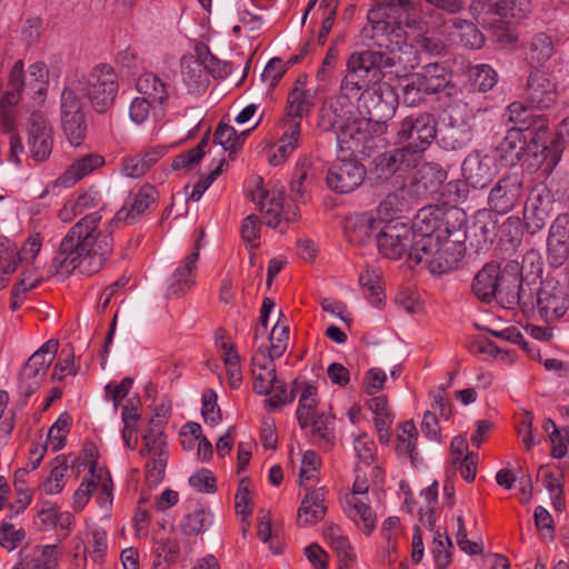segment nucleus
Masks as SVG:
<instances>
[{
  "mask_svg": "<svg viewBox=\"0 0 569 569\" xmlns=\"http://www.w3.org/2000/svg\"><path fill=\"white\" fill-rule=\"evenodd\" d=\"M118 91V74L107 63L94 66L87 74L76 72L67 77L60 97V118L62 130L72 146H80L87 136L81 97L89 100L96 112L104 113L112 108Z\"/></svg>",
  "mask_w": 569,
  "mask_h": 569,
  "instance_id": "nucleus-1",
  "label": "nucleus"
},
{
  "mask_svg": "<svg viewBox=\"0 0 569 569\" xmlns=\"http://www.w3.org/2000/svg\"><path fill=\"white\" fill-rule=\"evenodd\" d=\"M102 216L93 211L74 223L62 238L53 266L59 273H71L77 267L88 274L97 273L113 252L111 230L98 231Z\"/></svg>",
  "mask_w": 569,
  "mask_h": 569,
  "instance_id": "nucleus-2",
  "label": "nucleus"
},
{
  "mask_svg": "<svg viewBox=\"0 0 569 569\" xmlns=\"http://www.w3.org/2000/svg\"><path fill=\"white\" fill-rule=\"evenodd\" d=\"M385 64V54L380 51L363 50L349 56L346 63V73L340 83V99H351L358 102L359 107L371 106L391 89L386 83L370 84L369 76H376L381 66Z\"/></svg>",
  "mask_w": 569,
  "mask_h": 569,
  "instance_id": "nucleus-3",
  "label": "nucleus"
},
{
  "mask_svg": "<svg viewBox=\"0 0 569 569\" xmlns=\"http://www.w3.org/2000/svg\"><path fill=\"white\" fill-rule=\"evenodd\" d=\"M541 271V258L535 250L523 256L521 266L516 261L508 262L502 270L499 268L497 297L509 308L533 306V286H538Z\"/></svg>",
  "mask_w": 569,
  "mask_h": 569,
  "instance_id": "nucleus-4",
  "label": "nucleus"
},
{
  "mask_svg": "<svg viewBox=\"0 0 569 569\" xmlns=\"http://www.w3.org/2000/svg\"><path fill=\"white\" fill-rule=\"evenodd\" d=\"M463 211L458 208L445 209L439 206H426L418 210L415 216L412 226L413 249L419 251H428L433 249L441 237L447 236L445 230L451 229L455 224H461L460 219Z\"/></svg>",
  "mask_w": 569,
  "mask_h": 569,
  "instance_id": "nucleus-5",
  "label": "nucleus"
},
{
  "mask_svg": "<svg viewBox=\"0 0 569 569\" xmlns=\"http://www.w3.org/2000/svg\"><path fill=\"white\" fill-rule=\"evenodd\" d=\"M445 233L447 236L441 237L433 249L410 252L416 266L426 267L432 274L447 273L458 267L466 252V230L461 224H455Z\"/></svg>",
  "mask_w": 569,
  "mask_h": 569,
  "instance_id": "nucleus-6",
  "label": "nucleus"
},
{
  "mask_svg": "<svg viewBox=\"0 0 569 569\" xmlns=\"http://www.w3.org/2000/svg\"><path fill=\"white\" fill-rule=\"evenodd\" d=\"M437 133V120L430 112L411 113L400 121L397 129L398 140L419 160L432 144Z\"/></svg>",
  "mask_w": 569,
  "mask_h": 569,
  "instance_id": "nucleus-7",
  "label": "nucleus"
},
{
  "mask_svg": "<svg viewBox=\"0 0 569 569\" xmlns=\"http://www.w3.org/2000/svg\"><path fill=\"white\" fill-rule=\"evenodd\" d=\"M58 347V340L50 339L27 360L19 376L18 389L22 397L29 398L39 389L54 360Z\"/></svg>",
  "mask_w": 569,
  "mask_h": 569,
  "instance_id": "nucleus-8",
  "label": "nucleus"
},
{
  "mask_svg": "<svg viewBox=\"0 0 569 569\" xmlns=\"http://www.w3.org/2000/svg\"><path fill=\"white\" fill-rule=\"evenodd\" d=\"M410 227L400 221H388L383 223L377 236V247L379 252L388 259L399 260L407 257L411 267L415 259L410 257L413 251V240Z\"/></svg>",
  "mask_w": 569,
  "mask_h": 569,
  "instance_id": "nucleus-9",
  "label": "nucleus"
},
{
  "mask_svg": "<svg viewBox=\"0 0 569 569\" xmlns=\"http://www.w3.org/2000/svg\"><path fill=\"white\" fill-rule=\"evenodd\" d=\"M532 137L527 144L535 157H541V161L550 169L555 168L561 159L563 144L559 137L551 131L549 119L543 114L537 117L528 130Z\"/></svg>",
  "mask_w": 569,
  "mask_h": 569,
  "instance_id": "nucleus-10",
  "label": "nucleus"
},
{
  "mask_svg": "<svg viewBox=\"0 0 569 569\" xmlns=\"http://www.w3.org/2000/svg\"><path fill=\"white\" fill-rule=\"evenodd\" d=\"M523 196L522 178L518 173H506L491 188L488 209L497 214H507L521 203Z\"/></svg>",
  "mask_w": 569,
  "mask_h": 569,
  "instance_id": "nucleus-11",
  "label": "nucleus"
},
{
  "mask_svg": "<svg viewBox=\"0 0 569 569\" xmlns=\"http://www.w3.org/2000/svg\"><path fill=\"white\" fill-rule=\"evenodd\" d=\"M159 199V192L150 183L142 184L138 190L131 191L124 200L123 206L109 221V228L123 222L124 224L137 223L142 216L153 210Z\"/></svg>",
  "mask_w": 569,
  "mask_h": 569,
  "instance_id": "nucleus-12",
  "label": "nucleus"
},
{
  "mask_svg": "<svg viewBox=\"0 0 569 569\" xmlns=\"http://www.w3.org/2000/svg\"><path fill=\"white\" fill-rule=\"evenodd\" d=\"M449 83L448 72L443 64L433 62L411 74L409 82L403 88L405 100L413 104L420 98L416 94H433L445 89Z\"/></svg>",
  "mask_w": 569,
  "mask_h": 569,
  "instance_id": "nucleus-13",
  "label": "nucleus"
},
{
  "mask_svg": "<svg viewBox=\"0 0 569 569\" xmlns=\"http://www.w3.org/2000/svg\"><path fill=\"white\" fill-rule=\"evenodd\" d=\"M366 168L357 159H338L328 169L326 183L337 193H349L361 186Z\"/></svg>",
  "mask_w": 569,
  "mask_h": 569,
  "instance_id": "nucleus-14",
  "label": "nucleus"
},
{
  "mask_svg": "<svg viewBox=\"0 0 569 569\" xmlns=\"http://www.w3.org/2000/svg\"><path fill=\"white\" fill-rule=\"evenodd\" d=\"M378 18L396 19L406 30H422L423 21L410 0H376L368 20L376 22Z\"/></svg>",
  "mask_w": 569,
  "mask_h": 569,
  "instance_id": "nucleus-15",
  "label": "nucleus"
},
{
  "mask_svg": "<svg viewBox=\"0 0 569 569\" xmlns=\"http://www.w3.org/2000/svg\"><path fill=\"white\" fill-rule=\"evenodd\" d=\"M27 144L31 158L42 162L49 158L53 147L52 127L41 111H33L28 120Z\"/></svg>",
  "mask_w": 569,
  "mask_h": 569,
  "instance_id": "nucleus-16",
  "label": "nucleus"
},
{
  "mask_svg": "<svg viewBox=\"0 0 569 569\" xmlns=\"http://www.w3.org/2000/svg\"><path fill=\"white\" fill-rule=\"evenodd\" d=\"M539 288L533 286V306L538 315L546 322H553L561 318L568 310L566 293L561 288L551 286L549 282L541 286L538 281Z\"/></svg>",
  "mask_w": 569,
  "mask_h": 569,
  "instance_id": "nucleus-17",
  "label": "nucleus"
},
{
  "mask_svg": "<svg viewBox=\"0 0 569 569\" xmlns=\"http://www.w3.org/2000/svg\"><path fill=\"white\" fill-rule=\"evenodd\" d=\"M420 160L406 147L379 153L372 160V170L379 179H389L396 173H406L416 168Z\"/></svg>",
  "mask_w": 569,
  "mask_h": 569,
  "instance_id": "nucleus-18",
  "label": "nucleus"
},
{
  "mask_svg": "<svg viewBox=\"0 0 569 569\" xmlns=\"http://www.w3.org/2000/svg\"><path fill=\"white\" fill-rule=\"evenodd\" d=\"M398 99L392 89H387V93H385L383 98L380 99L379 103L377 101L371 102L368 107H359L358 109L363 111L368 117H366V122L368 127L366 128L367 140L381 137L388 130L387 121L393 117L397 108Z\"/></svg>",
  "mask_w": 569,
  "mask_h": 569,
  "instance_id": "nucleus-19",
  "label": "nucleus"
},
{
  "mask_svg": "<svg viewBox=\"0 0 569 569\" xmlns=\"http://www.w3.org/2000/svg\"><path fill=\"white\" fill-rule=\"evenodd\" d=\"M199 241L200 239L197 240L193 250L179 262V264L168 279V297H180L190 291L194 287L198 270V260L200 257Z\"/></svg>",
  "mask_w": 569,
  "mask_h": 569,
  "instance_id": "nucleus-20",
  "label": "nucleus"
},
{
  "mask_svg": "<svg viewBox=\"0 0 569 569\" xmlns=\"http://www.w3.org/2000/svg\"><path fill=\"white\" fill-rule=\"evenodd\" d=\"M259 208L264 220L269 227L277 228L281 221L290 223L296 221L300 213L298 206L283 207V196L279 190H264L259 198Z\"/></svg>",
  "mask_w": 569,
  "mask_h": 569,
  "instance_id": "nucleus-21",
  "label": "nucleus"
},
{
  "mask_svg": "<svg viewBox=\"0 0 569 569\" xmlns=\"http://www.w3.org/2000/svg\"><path fill=\"white\" fill-rule=\"evenodd\" d=\"M548 261L560 267L569 261V214H559L550 226L547 239Z\"/></svg>",
  "mask_w": 569,
  "mask_h": 569,
  "instance_id": "nucleus-22",
  "label": "nucleus"
},
{
  "mask_svg": "<svg viewBox=\"0 0 569 569\" xmlns=\"http://www.w3.org/2000/svg\"><path fill=\"white\" fill-rule=\"evenodd\" d=\"M551 200L548 194L532 190L526 199L522 220L523 228L529 234L541 231L550 218Z\"/></svg>",
  "mask_w": 569,
  "mask_h": 569,
  "instance_id": "nucleus-23",
  "label": "nucleus"
},
{
  "mask_svg": "<svg viewBox=\"0 0 569 569\" xmlns=\"http://www.w3.org/2000/svg\"><path fill=\"white\" fill-rule=\"evenodd\" d=\"M382 226V220L369 213H356L347 218L345 234L353 244L366 246L372 241L377 243V236Z\"/></svg>",
  "mask_w": 569,
  "mask_h": 569,
  "instance_id": "nucleus-24",
  "label": "nucleus"
},
{
  "mask_svg": "<svg viewBox=\"0 0 569 569\" xmlns=\"http://www.w3.org/2000/svg\"><path fill=\"white\" fill-rule=\"evenodd\" d=\"M527 97L535 108H551L558 99L555 81L549 74L539 70L530 73L527 82Z\"/></svg>",
  "mask_w": 569,
  "mask_h": 569,
  "instance_id": "nucleus-25",
  "label": "nucleus"
},
{
  "mask_svg": "<svg viewBox=\"0 0 569 569\" xmlns=\"http://www.w3.org/2000/svg\"><path fill=\"white\" fill-rule=\"evenodd\" d=\"M345 513L366 533L370 535L377 525L376 512L370 507L369 496L345 493L341 499Z\"/></svg>",
  "mask_w": 569,
  "mask_h": 569,
  "instance_id": "nucleus-26",
  "label": "nucleus"
},
{
  "mask_svg": "<svg viewBox=\"0 0 569 569\" xmlns=\"http://www.w3.org/2000/svg\"><path fill=\"white\" fill-rule=\"evenodd\" d=\"M274 359L259 349L251 359L253 391L260 396L269 395L278 383Z\"/></svg>",
  "mask_w": 569,
  "mask_h": 569,
  "instance_id": "nucleus-27",
  "label": "nucleus"
},
{
  "mask_svg": "<svg viewBox=\"0 0 569 569\" xmlns=\"http://www.w3.org/2000/svg\"><path fill=\"white\" fill-rule=\"evenodd\" d=\"M328 491L321 487L307 490L298 509V523L302 527L313 526L320 522L327 513Z\"/></svg>",
  "mask_w": 569,
  "mask_h": 569,
  "instance_id": "nucleus-28",
  "label": "nucleus"
},
{
  "mask_svg": "<svg viewBox=\"0 0 569 569\" xmlns=\"http://www.w3.org/2000/svg\"><path fill=\"white\" fill-rule=\"evenodd\" d=\"M462 173L473 189L486 188L493 177L489 157L479 151L469 153L462 162Z\"/></svg>",
  "mask_w": 569,
  "mask_h": 569,
  "instance_id": "nucleus-29",
  "label": "nucleus"
},
{
  "mask_svg": "<svg viewBox=\"0 0 569 569\" xmlns=\"http://www.w3.org/2000/svg\"><path fill=\"white\" fill-rule=\"evenodd\" d=\"M366 117L357 118L352 114L338 130H336L337 143L341 150H358L368 142L366 136Z\"/></svg>",
  "mask_w": 569,
  "mask_h": 569,
  "instance_id": "nucleus-30",
  "label": "nucleus"
},
{
  "mask_svg": "<svg viewBox=\"0 0 569 569\" xmlns=\"http://www.w3.org/2000/svg\"><path fill=\"white\" fill-rule=\"evenodd\" d=\"M353 100H341L339 93L335 100L321 108L319 126L323 130L336 131L353 114Z\"/></svg>",
  "mask_w": 569,
  "mask_h": 569,
  "instance_id": "nucleus-31",
  "label": "nucleus"
},
{
  "mask_svg": "<svg viewBox=\"0 0 569 569\" xmlns=\"http://www.w3.org/2000/svg\"><path fill=\"white\" fill-rule=\"evenodd\" d=\"M281 128L283 130L277 153L270 160L272 164L278 166L284 161L301 143V122L297 119L282 118Z\"/></svg>",
  "mask_w": 569,
  "mask_h": 569,
  "instance_id": "nucleus-32",
  "label": "nucleus"
},
{
  "mask_svg": "<svg viewBox=\"0 0 569 569\" xmlns=\"http://www.w3.org/2000/svg\"><path fill=\"white\" fill-rule=\"evenodd\" d=\"M323 537L329 547L336 552L339 569H350L356 562V553L348 539L336 525H329L323 529Z\"/></svg>",
  "mask_w": 569,
  "mask_h": 569,
  "instance_id": "nucleus-33",
  "label": "nucleus"
},
{
  "mask_svg": "<svg viewBox=\"0 0 569 569\" xmlns=\"http://www.w3.org/2000/svg\"><path fill=\"white\" fill-rule=\"evenodd\" d=\"M499 264L490 262L486 263L475 276L472 281V292L482 302H490L497 298L499 290Z\"/></svg>",
  "mask_w": 569,
  "mask_h": 569,
  "instance_id": "nucleus-34",
  "label": "nucleus"
},
{
  "mask_svg": "<svg viewBox=\"0 0 569 569\" xmlns=\"http://www.w3.org/2000/svg\"><path fill=\"white\" fill-rule=\"evenodd\" d=\"M104 164V158L98 153H87L76 159L59 178L60 184L72 187L84 177Z\"/></svg>",
  "mask_w": 569,
  "mask_h": 569,
  "instance_id": "nucleus-35",
  "label": "nucleus"
},
{
  "mask_svg": "<svg viewBox=\"0 0 569 569\" xmlns=\"http://www.w3.org/2000/svg\"><path fill=\"white\" fill-rule=\"evenodd\" d=\"M313 168L309 159L297 162L290 181V198L296 203H306L310 199L309 187L313 181Z\"/></svg>",
  "mask_w": 569,
  "mask_h": 569,
  "instance_id": "nucleus-36",
  "label": "nucleus"
},
{
  "mask_svg": "<svg viewBox=\"0 0 569 569\" xmlns=\"http://www.w3.org/2000/svg\"><path fill=\"white\" fill-rule=\"evenodd\" d=\"M527 147V138L521 129H508L501 142L497 146V152L501 161L513 166L520 161Z\"/></svg>",
  "mask_w": 569,
  "mask_h": 569,
  "instance_id": "nucleus-37",
  "label": "nucleus"
},
{
  "mask_svg": "<svg viewBox=\"0 0 569 569\" xmlns=\"http://www.w3.org/2000/svg\"><path fill=\"white\" fill-rule=\"evenodd\" d=\"M299 401L297 409V419L301 429H307L310 423V419L313 415L319 413L318 410V390L317 387L311 382L300 381V388L298 392Z\"/></svg>",
  "mask_w": 569,
  "mask_h": 569,
  "instance_id": "nucleus-38",
  "label": "nucleus"
},
{
  "mask_svg": "<svg viewBox=\"0 0 569 569\" xmlns=\"http://www.w3.org/2000/svg\"><path fill=\"white\" fill-rule=\"evenodd\" d=\"M137 90L153 104L162 106L169 98V86L152 72L139 77Z\"/></svg>",
  "mask_w": 569,
  "mask_h": 569,
  "instance_id": "nucleus-39",
  "label": "nucleus"
},
{
  "mask_svg": "<svg viewBox=\"0 0 569 569\" xmlns=\"http://www.w3.org/2000/svg\"><path fill=\"white\" fill-rule=\"evenodd\" d=\"M50 465V473L42 482L41 488L47 495H57L66 487L69 466L63 455L57 456Z\"/></svg>",
  "mask_w": 569,
  "mask_h": 569,
  "instance_id": "nucleus-40",
  "label": "nucleus"
},
{
  "mask_svg": "<svg viewBox=\"0 0 569 569\" xmlns=\"http://www.w3.org/2000/svg\"><path fill=\"white\" fill-rule=\"evenodd\" d=\"M312 108L311 94L307 90L295 87L287 97L286 112L283 118L302 120Z\"/></svg>",
  "mask_w": 569,
  "mask_h": 569,
  "instance_id": "nucleus-41",
  "label": "nucleus"
},
{
  "mask_svg": "<svg viewBox=\"0 0 569 569\" xmlns=\"http://www.w3.org/2000/svg\"><path fill=\"white\" fill-rule=\"evenodd\" d=\"M470 140V129L462 122L460 124L448 123L440 130V142L447 150L461 149Z\"/></svg>",
  "mask_w": 569,
  "mask_h": 569,
  "instance_id": "nucleus-42",
  "label": "nucleus"
},
{
  "mask_svg": "<svg viewBox=\"0 0 569 569\" xmlns=\"http://www.w3.org/2000/svg\"><path fill=\"white\" fill-rule=\"evenodd\" d=\"M369 22L372 24L376 33L381 32L387 36L389 40V44H386L387 48L391 44L399 47L400 44L406 43L409 38L407 30L401 23H398L396 19L378 18L376 22Z\"/></svg>",
  "mask_w": 569,
  "mask_h": 569,
  "instance_id": "nucleus-43",
  "label": "nucleus"
},
{
  "mask_svg": "<svg viewBox=\"0 0 569 569\" xmlns=\"http://www.w3.org/2000/svg\"><path fill=\"white\" fill-rule=\"evenodd\" d=\"M209 139L210 138H209V131H208L201 138V140L199 141V143L196 147L176 156L172 160L171 167L174 170H181V169L191 170L204 157V154H206L204 149L209 143Z\"/></svg>",
  "mask_w": 569,
  "mask_h": 569,
  "instance_id": "nucleus-44",
  "label": "nucleus"
},
{
  "mask_svg": "<svg viewBox=\"0 0 569 569\" xmlns=\"http://www.w3.org/2000/svg\"><path fill=\"white\" fill-rule=\"evenodd\" d=\"M212 523V516L204 509H196L186 515L181 521V530L186 536H198Z\"/></svg>",
  "mask_w": 569,
  "mask_h": 569,
  "instance_id": "nucleus-45",
  "label": "nucleus"
},
{
  "mask_svg": "<svg viewBox=\"0 0 569 569\" xmlns=\"http://www.w3.org/2000/svg\"><path fill=\"white\" fill-rule=\"evenodd\" d=\"M452 26L458 30L460 42L470 49H479L485 43V37L479 29L467 20L451 19Z\"/></svg>",
  "mask_w": 569,
  "mask_h": 569,
  "instance_id": "nucleus-46",
  "label": "nucleus"
},
{
  "mask_svg": "<svg viewBox=\"0 0 569 569\" xmlns=\"http://www.w3.org/2000/svg\"><path fill=\"white\" fill-rule=\"evenodd\" d=\"M182 80L191 92L204 91L207 73L197 60H190L182 66Z\"/></svg>",
  "mask_w": 569,
  "mask_h": 569,
  "instance_id": "nucleus-47",
  "label": "nucleus"
},
{
  "mask_svg": "<svg viewBox=\"0 0 569 569\" xmlns=\"http://www.w3.org/2000/svg\"><path fill=\"white\" fill-rule=\"evenodd\" d=\"M143 446L141 456L156 457L160 453H169L163 431L159 427H151L142 437Z\"/></svg>",
  "mask_w": 569,
  "mask_h": 569,
  "instance_id": "nucleus-48",
  "label": "nucleus"
},
{
  "mask_svg": "<svg viewBox=\"0 0 569 569\" xmlns=\"http://www.w3.org/2000/svg\"><path fill=\"white\" fill-rule=\"evenodd\" d=\"M23 263L18 247L8 238H0V273H13Z\"/></svg>",
  "mask_w": 569,
  "mask_h": 569,
  "instance_id": "nucleus-49",
  "label": "nucleus"
},
{
  "mask_svg": "<svg viewBox=\"0 0 569 569\" xmlns=\"http://www.w3.org/2000/svg\"><path fill=\"white\" fill-rule=\"evenodd\" d=\"M331 420L323 412L313 415L310 419L309 427L311 437L319 445L331 446L333 443V432L329 428Z\"/></svg>",
  "mask_w": 569,
  "mask_h": 569,
  "instance_id": "nucleus-50",
  "label": "nucleus"
},
{
  "mask_svg": "<svg viewBox=\"0 0 569 569\" xmlns=\"http://www.w3.org/2000/svg\"><path fill=\"white\" fill-rule=\"evenodd\" d=\"M507 112L508 120L516 124L511 129H521L523 132L525 130H530V124L537 117L543 116L532 112L523 102L520 101L511 102L507 108Z\"/></svg>",
  "mask_w": 569,
  "mask_h": 569,
  "instance_id": "nucleus-51",
  "label": "nucleus"
},
{
  "mask_svg": "<svg viewBox=\"0 0 569 569\" xmlns=\"http://www.w3.org/2000/svg\"><path fill=\"white\" fill-rule=\"evenodd\" d=\"M299 388L300 381L298 379L292 382L290 391L287 390L286 383L278 381L272 389L274 393L264 400L266 409L268 411H272L279 407L291 403L295 400Z\"/></svg>",
  "mask_w": 569,
  "mask_h": 569,
  "instance_id": "nucleus-52",
  "label": "nucleus"
},
{
  "mask_svg": "<svg viewBox=\"0 0 569 569\" xmlns=\"http://www.w3.org/2000/svg\"><path fill=\"white\" fill-rule=\"evenodd\" d=\"M472 87L480 92L491 90L498 81L497 72L488 64H478L470 70Z\"/></svg>",
  "mask_w": 569,
  "mask_h": 569,
  "instance_id": "nucleus-53",
  "label": "nucleus"
},
{
  "mask_svg": "<svg viewBox=\"0 0 569 569\" xmlns=\"http://www.w3.org/2000/svg\"><path fill=\"white\" fill-rule=\"evenodd\" d=\"M213 140L230 153L237 152L242 146V139L238 136L236 129L223 122L217 126Z\"/></svg>",
  "mask_w": 569,
  "mask_h": 569,
  "instance_id": "nucleus-54",
  "label": "nucleus"
},
{
  "mask_svg": "<svg viewBox=\"0 0 569 569\" xmlns=\"http://www.w3.org/2000/svg\"><path fill=\"white\" fill-rule=\"evenodd\" d=\"M57 546H44L42 552L31 559L23 560L19 569H54L57 567Z\"/></svg>",
  "mask_w": 569,
  "mask_h": 569,
  "instance_id": "nucleus-55",
  "label": "nucleus"
},
{
  "mask_svg": "<svg viewBox=\"0 0 569 569\" xmlns=\"http://www.w3.org/2000/svg\"><path fill=\"white\" fill-rule=\"evenodd\" d=\"M91 540L86 546V552L94 562H102L108 550L107 532L101 528L90 529Z\"/></svg>",
  "mask_w": 569,
  "mask_h": 569,
  "instance_id": "nucleus-56",
  "label": "nucleus"
},
{
  "mask_svg": "<svg viewBox=\"0 0 569 569\" xmlns=\"http://www.w3.org/2000/svg\"><path fill=\"white\" fill-rule=\"evenodd\" d=\"M555 53L551 37L540 32L535 36L530 44V59L537 63L549 60Z\"/></svg>",
  "mask_w": 569,
  "mask_h": 569,
  "instance_id": "nucleus-57",
  "label": "nucleus"
},
{
  "mask_svg": "<svg viewBox=\"0 0 569 569\" xmlns=\"http://www.w3.org/2000/svg\"><path fill=\"white\" fill-rule=\"evenodd\" d=\"M70 431V417L61 415L48 431V445L52 451H58L66 445Z\"/></svg>",
  "mask_w": 569,
  "mask_h": 569,
  "instance_id": "nucleus-58",
  "label": "nucleus"
},
{
  "mask_svg": "<svg viewBox=\"0 0 569 569\" xmlns=\"http://www.w3.org/2000/svg\"><path fill=\"white\" fill-rule=\"evenodd\" d=\"M356 455L365 466L372 465L377 459V445L367 433L358 435L353 440Z\"/></svg>",
  "mask_w": 569,
  "mask_h": 569,
  "instance_id": "nucleus-59",
  "label": "nucleus"
},
{
  "mask_svg": "<svg viewBox=\"0 0 569 569\" xmlns=\"http://www.w3.org/2000/svg\"><path fill=\"white\" fill-rule=\"evenodd\" d=\"M289 339V327L277 323L270 333V347L267 356L278 359L287 349Z\"/></svg>",
  "mask_w": 569,
  "mask_h": 569,
  "instance_id": "nucleus-60",
  "label": "nucleus"
},
{
  "mask_svg": "<svg viewBox=\"0 0 569 569\" xmlns=\"http://www.w3.org/2000/svg\"><path fill=\"white\" fill-rule=\"evenodd\" d=\"M169 453L150 457L146 463V481L149 486H158L164 478Z\"/></svg>",
  "mask_w": 569,
  "mask_h": 569,
  "instance_id": "nucleus-61",
  "label": "nucleus"
},
{
  "mask_svg": "<svg viewBox=\"0 0 569 569\" xmlns=\"http://www.w3.org/2000/svg\"><path fill=\"white\" fill-rule=\"evenodd\" d=\"M217 393L212 389H206L201 397V415L206 422H210L212 425H216L221 420V411L217 405Z\"/></svg>",
  "mask_w": 569,
  "mask_h": 569,
  "instance_id": "nucleus-62",
  "label": "nucleus"
},
{
  "mask_svg": "<svg viewBox=\"0 0 569 569\" xmlns=\"http://www.w3.org/2000/svg\"><path fill=\"white\" fill-rule=\"evenodd\" d=\"M287 70L288 66L280 58H272L264 67L261 80L272 89L279 83Z\"/></svg>",
  "mask_w": 569,
  "mask_h": 569,
  "instance_id": "nucleus-63",
  "label": "nucleus"
},
{
  "mask_svg": "<svg viewBox=\"0 0 569 569\" xmlns=\"http://www.w3.org/2000/svg\"><path fill=\"white\" fill-rule=\"evenodd\" d=\"M26 537L22 528L16 529L13 525L3 522L0 526V546L12 551L19 547Z\"/></svg>",
  "mask_w": 569,
  "mask_h": 569,
  "instance_id": "nucleus-64",
  "label": "nucleus"
}]
</instances>
